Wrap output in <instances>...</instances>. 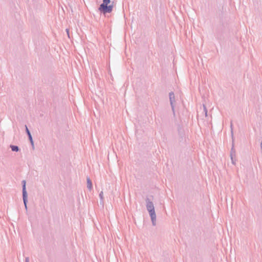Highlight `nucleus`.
<instances>
[{
    "mask_svg": "<svg viewBox=\"0 0 262 262\" xmlns=\"http://www.w3.org/2000/svg\"><path fill=\"white\" fill-rule=\"evenodd\" d=\"M26 181L23 180L22 181L23 184V200L24 203L25 207L26 210H27V203L28 202L27 200V192L26 190Z\"/></svg>",
    "mask_w": 262,
    "mask_h": 262,
    "instance_id": "nucleus-2",
    "label": "nucleus"
},
{
    "mask_svg": "<svg viewBox=\"0 0 262 262\" xmlns=\"http://www.w3.org/2000/svg\"><path fill=\"white\" fill-rule=\"evenodd\" d=\"M231 160L232 163L233 165H235V162H236V160L235 159H234V157H232V159H231Z\"/></svg>",
    "mask_w": 262,
    "mask_h": 262,
    "instance_id": "nucleus-12",
    "label": "nucleus"
},
{
    "mask_svg": "<svg viewBox=\"0 0 262 262\" xmlns=\"http://www.w3.org/2000/svg\"><path fill=\"white\" fill-rule=\"evenodd\" d=\"M10 147L12 151H18L19 150V147L15 145H10Z\"/></svg>",
    "mask_w": 262,
    "mask_h": 262,
    "instance_id": "nucleus-10",
    "label": "nucleus"
},
{
    "mask_svg": "<svg viewBox=\"0 0 262 262\" xmlns=\"http://www.w3.org/2000/svg\"><path fill=\"white\" fill-rule=\"evenodd\" d=\"M86 182H87V187L90 190H91L92 189V183L91 180L89 177L86 178Z\"/></svg>",
    "mask_w": 262,
    "mask_h": 262,
    "instance_id": "nucleus-6",
    "label": "nucleus"
},
{
    "mask_svg": "<svg viewBox=\"0 0 262 262\" xmlns=\"http://www.w3.org/2000/svg\"><path fill=\"white\" fill-rule=\"evenodd\" d=\"M146 207L147 211L149 212V215L151 218L152 224L153 226L156 225V214L155 210V207L152 202L148 198H147L145 200Z\"/></svg>",
    "mask_w": 262,
    "mask_h": 262,
    "instance_id": "nucleus-1",
    "label": "nucleus"
},
{
    "mask_svg": "<svg viewBox=\"0 0 262 262\" xmlns=\"http://www.w3.org/2000/svg\"><path fill=\"white\" fill-rule=\"evenodd\" d=\"M113 6L111 5H106L104 7H99V10H102L104 13H111L113 10Z\"/></svg>",
    "mask_w": 262,
    "mask_h": 262,
    "instance_id": "nucleus-3",
    "label": "nucleus"
},
{
    "mask_svg": "<svg viewBox=\"0 0 262 262\" xmlns=\"http://www.w3.org/2000/svg\"><path fill=\"white\" fill-rule=\"evenodd\" d=\"M25 128H26V132L28 136L29 139L30 143L31 144V145L32 146V148L34 149V142H33V138H32V135L31 134V133L29 131V130L26 125H25Z\"/></svg>",
    "mask_w": 262,
    "mask_h": 262,
    "instance_id": "nucleus-5",
    "label": "nucleus"
},
{
    "mask_svg": "<svg viewBox=\"0 0 262 262\" xmlns=\"http://www.w3.org/2000/svg\"><path fill=\"white\" fill-rule=\"evenodd\" d=\"M99 196L100 198V204L103 206L104 205V202H103V192L102 191H101L99 194Z\"/></svg>",
    "mask_w": 262,
    "mask_h": 262,
    "instance_id": "nucleus-8",
    "label": "nucleus"
},
{
    "mask_svg": "<svg viewBox=\"0 0 262 262\" xmlns=\"http://www.w3.org/2000/svg\"><path fill=\"white\" fill-rule=\"evenodd\" d=\"M110 2V0H103V3L100 5V7H104V6L107 5Z\"/></svg>",
    "mask_w": 262,
    "mask_h": 262,
    "instance_id": "nucleus-9",
    "label": "nucleus"
},
{
    "mask_svg": "<svg viewBox=\"0 0 262 262\" xmlns=\"http://www.w3.org/2000/svg\"><path fill=\"white\" fill-rule=\"evenodd\" d=\"M260 147H261V149H262V141L260 143Z\"/></svg>",
    "mask_w": 262,
    "mask_h": 262,
    "instance_id": "nucleus-16",
    "label": "nucleus"
},
{
    "mask_svg": "<svg viewBox=\"0 0 262 262\" xmlns=\"http://www.w3.org/2000/svg\"><path fill=\"white\" fill-rule=\"evenodd\" d=\"M25 262H29V258L28 257H26Z\"/></svg>",
    "mask_w": 262,
    "mask_h": 262,
    "instance_id": "nucleus-15",
    "label": "nucleus"
},
{
    "mask_svg": "<svg viewBox=\"0 0 262 262\" xmlns=\"http://www.w3.org/2000/svg\"><path fill=\"white\" fill-rule=\"evenodd\" d=\"M169 100H170V103L171 106L172 110L174 113V103L175 102V96L173 92H171L169 94Z\"/></svg>",
    "mask_w": 262,
    "mask_h": 262,
    "instance_id": "nucleus-4",
    "label": "nucleus"
},
{
    "mask_svg": "<svg viewBox=\"0 0 262 262\" xmlns=\"http://www.w3.org/2000/svg\"><path fill=\"white\" fill-rule=\"evenodd\" d=\"M235 156H236V151L234 148L233 144L232 147V148L231 149V151H230V158L232 159V157H235Z\"/></svg>",
    "mask_w": 262,
    "mask_h": 262,
    "instance_id": "nucleus-7",
    "label": "nucleus"
},
{
    "mask_svg": "<svg viewBox=\"0 0 262 262\" xmlns=\"http://www.w3.org/2000/svg\"><path fill=\"white\" fill-rule=\"evenodd\" d=\"M203 109L205 113H206V112H207V108L204 104H203Z\"/></svg>",
    "mask_w": 262,
    "mask_h": 262,
    "instance_id": "nucleus-13",
    "label": "nucleus"
},
{
    "mask_svg": "<svg viewBox=\"0 0 262 262\" xmlns=\"http://www.w3.org/2000/svg\"><path fill=\"white\" fill-rule=\"evenodd\" d=\"M205 116L207 117V112H206V113H205Z\"/></svg>",
    "mask_w": 262,
    "mask_h": 262,
    "instance_id": "nucleus-17",
    "label": "nucleus"
},
{
    "mask_svg": "<svg viewBox=\"0 0 262 262\" xmlns=\"http://www.w3.org/2000/svg\"><path fill=\"white\" fill-rule=\"evenodd\" d=\"M66 32L67 33V34H68V36L69 38H70L69 29H66Z\"/></svg>",
    "mask_w": 262,
    "mask_h": 262,
    "instance_id": "nucleus-14",
    "label": "nucleus"
},
{
    "mask_svg": "<svg viewBox=\"0 0 262 262\" xmlns=\"http://www.w3.org/2000/svg\"><path fill=\"white\" fill-rule=\"evenodd\" d=\"M230 128H231V136H232V142H233L234 139H233V124H232V122L231 123V124H230Z\"/></svg>",
    "mask_w": 262,
    "mask_h": 262,
    "instance_id": "nucleus-11",
    "label": "nucleus"
}]
</instances>
